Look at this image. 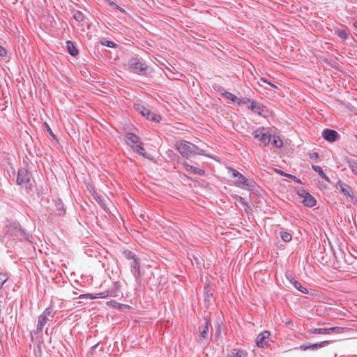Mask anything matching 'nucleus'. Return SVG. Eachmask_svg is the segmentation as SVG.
Instances as JSON below:
<instances>
[{"label": "nucleus", "mask_w": 357, "mask_h": 357, "mask_svg": "<svg viewBox=\"0 0 357 357\" xmlns=\"http://www.w3.org/2000/svg\"><path fill=\"white\" fill-rule=\"evenodd\" d=\"M239 200H240V202H241V203H243V204H246L243 198H242V197H239Z\"/></svg>", "instance_id": "obj_42"}, {"label": "nucleus", "mask_w": 357, "mask_h": 357, "mask_svg": "<svg viewBox=\"0 0 357 357\" xmlns=\"http://www.w3.org/2000/svg\"><path fill=\"white\" fill-rule=\"evenodd\" d=\"M349 166L351 172L357 175V161L351 162Z\"/></svg>", "instance_id": "obj_29"}, {"label": "nucleus", "mask_w": 357, "mask_h": 357, "mask_svg": "<svg viewBox=\"0 0 357 357\" xmlns=\"http://www.w3.org/2000/svg\"><path fill=\"white\" fill-rule=\"evenodd\" d=\"M229 170L232 173V176L237 178L235 181L236 185L238 187H245L249 185L248 180L241 173L232 168H229Z\"/></svg>", "instance_id": "obj_10"}, {"label": "nucleus", "mask_w": 357, "mask_h": 357, "mask_svg": "<svg viewBox=\"0 0 357 357\" xmlns=\"http://www.w3.org/2000/svg\"><path fill=\"white\" fill-rule=\"evenodd\" d=\"M322 136L326 141L334 142L338 139L340 135L334 130L325 129L322 132Z\"/></svg>", "instance_id": "obj_12"}, {"label": "nucleus", "mask_w": 357, "mask_h": 357, "mask_svg": "<svg viewBox=\"0 0 357 357\" xmlns=\"http://www.w3.org/2000/svg\"><path fill=\"white\" fill-rule=\"evenodd\" d=\"M336 33L337 34V36L340 38H341L342 39H346L348 37V34H347V31L344 30H338L336 31Z\"/></svg>", "instance_id": "obj_30"}, {"label": "nucleus", "mask_w": 357, "mask_h": 357, "mask_svg": "<svg viewBox=\"0 0 357 357\" xmlns=\"http://www.w3.org/2000/svg\"><path fill=\"white\" fill-rule=\"evenodd\" d=\"M50 318L53 317L52 310L50 308H47L39 317L37 325V331L40 332L44 326L47 324V321Z\"/></svg>", "instance_id": "obj_5"}, {"label": "nucleus", "mask_w": 357, "mask_h": 357, "mask_svg": "<svg viewBox=\"0 0 357 357\" xmlns=\"http://www.w3.org/2000/svg\"><path fill=\"white\" fill-rule=\"evenodd\" d=\"M329 343H330V341L326 340V341L320 342L319 343H314L312 344H308V345L303 344L300 347V349L303 351H305V350L310 349L315 350V349H318L324 347L328 345Z\"/></svg>", "instance_id": "obj_15"}, {"label": "nucleus", "mask_w": 357, "mask_h": 357, "mask_svg": "<svg viewBox=\"0 0 357 357\" xmlns=\"http://www.w3.org/2000/svg\"><path fill=\"white\" fill-rule=\"evenodd\" d=\"M93 196H94V198L96 199V201H97L100 204H101V199H100V198L98 196H97V195H93Z\"/></svg>", "instance_id": "obj_39"}, {"label": "nucleus", "mask_w": 357, "mask_h": 357, "mask_svg": "<svg viewBox=\"0 0 357 357\" xmlns=\"http://www.w3.org/2000/svg\"><path fill=\"white\" fill-rule=\"evenodd\" d=\"M73 17L79 22H83L84 20V15L79 11H74Z\"/></svg>", "instance_id": "obj_25"}, {"label": "nucleus", "mask_w": 357, "mask_h": 357, "mask_svg": "<svg viewBox=\"0 0 357 357\" xmlns=\"http://www.w3.org/2000/svg\"><path fill=\"white\" fill-rule=\"evenodd\" d=\"M127 69L133 73H139L146 71L148 66L138 58L133 57L128 61Z\"/></svg>", "instance_id": "obj_3"}, {"label": "nucleus", "mask_w": 357, "mask_h": 357, "mask_svg": "<svg viewBox=\"0 0 357 357\" xmlns=\"http://www.w3.org/2000/svg\"><path fill=\"white\" fill-rule=\"evenodd\" d=\"M276 172H277L278 174H280V175L284 176V172H282V171H280V170H278V169H276Z\"/></svg>", "instance_id": "obj_41"}, {"label": "nucleus", "mask_w": 357, "mask_h": 357, "mask_svg": "<svg viewBox=\"0 0 357 357\" xmlns=\"http://www.w3.org/2000/svg\"><path fill=\"white\" fill-rule=\"evenodd\" d=\"M66 44L68 53L73 56H77L79 53V51L73 45V43L70 40H68Z\"/></svg>", "instance_id": "obj_20"}, {"label": "nucleus", "mask_w": 357, "mask_h": 357, "mask_svg": "<svg viewBox=\"0 0 357 357\" xmlns=\"http://www.w3.org/2000/svg\"><path fill=\"white\" fill-rule=\"evenodd\" d=\"M126 142L134 151L145 158H148V154L146 153L145 149L138 136L132 133H128L126 136Z\"/></svg>", "instance_id": "obj_2"}, {"label": "nucleus", "mask_w": 357, "mask_h": 357, "mask_svg": "<svg viewBox=\"0 0 357 357\" xmlns=\"http://www.w3.org/2000/svg\"><path fill=\"white\" fill-rule=\"evenodd\" d=\"M345 328L342 327H332L328 328H312L309 333L312 335L314 334H330L332 332L336 333H342L344 331Z\"/></svg>", "instance_id": "obj_7"}, {"label": "nucleus", "mask_w": 357, "mask_h": 357, "mask_svg": "<svg viewBox=\"0 0 357 357\" xmlns=\"http://www.w3.org/2000/svg\"><path fill=\"white\" fill-rule=\"evenodd\" d=\"M176 149L178 152L185 157L188 158L192 154H201V151L199 148L188 142V141H178L176 143Z\"/></svg>", "instance_id": "obj_1"}, {"label": "nucleus", "mask_w": 357, "mask_h": 357, "mask_svg": "<svg viewBox=\"0 0 357 357\" xmlns=\"http://www.w3.org/2000/svg\"><path fill=\"white\" fill-rule=\"evenodd\" d=\"M354 137H355L356 142H357V135H356Z\"/></svg>", "instance_id": "obj_45"}, {"label": "nucleus", "mask_w": 357, "mask_h": 357, "mask_svg": "<svg viewBox=\"0 0 357 357\" xmlns=\"http://www.w3.org/2000/svg\"><path fill=\"white\" fill-rule=\"evenodd\" d=\"M227 357H247V353L243 350L234 349L228 353Z\"/></svg>", "instance_id": "obj_18"}, {"label": "nucleus", "mask_w": 357, "mask_h": 357, "mask_svg": "<svg viewBox=\"0 0 357 357\" xmlns=\"http://www.w3.org/2000/svg\"><path fill=\"white\" fill-rule=\"evenodd\" d=\"M263 130L264 128L255 130L253 132V135L255 138L259 139L264 146H267L271 140V135L269 133L263 132Z\"/></svg>", "instance_id": "obj_9"}, {"label": "nucleus", "mask_w": 357, "mask_h": 357, "mask_svg": "<svg viewBox=\"0 0 357 357\" xmlns=\"http://www.w3.org/2000/svg\"><path fill=\"white\" fill-rule=\"evenodd\" d=\"M44 126L46 128L47 132L52 136V137H54V135L52 130V129L50 128V126L45 122L44 123Z\"/></svg>", "instance_id": "obj_37"}, {"label": "nucleus", "mask_w": 357, "mask_h": 357, "mask_svg": "<svg viewBox=\"0 0 357 357\" xmlns=\"http://www.w3.org/2000/svg\"><path fill=\"white\" fill-rule=\"evenodd\" d=\"M273 144L275 147L280 148L283 145V142L280 139V137L278 136L273 137Z\"/></svg>", "instance_id": "obj_26"}, {"label": "nucleus", "mask_w": 357, "mask_h": 357, "mask_svg": "<svg viewBox=\"0 0 357 357\" xmlns=\"http://www.w3.org/2000/svg\"><path fill=\"white\" fill-rule=\"evenodd\" d=\"M29 181V175L26 169H20L18 172L17 182L20 185L26 184Z\"/></svg>", "instance_id": "obj_16"}, {"label": "nucleus", "mask_w": 357, "mask_h": 357, "mask_svg": "<svg viewBox=\"0 0 357 357\" xmlns=\"http://www.w3.org/2000/svg\"><path fill=\"white\" fill-rule=\"evenodd\" d=\"M109 4L110 5H114V3L113 2H110Z\"/></svg>", "instance_id": "obj_47"}, {"label": "nucleus", "mask_w": 357, "mask_h": 357, "mask_svg": "<svg viewBox=\"0 0 357 357\" xmlns=\"http://www.w3.org/2000/svg\"><path fill=\"white\" fill-rule=\"evenodd\" d=\"M211 324L210 321L206 318L203 325L199 327V337L197 341L202 342L204 340H208L209 338L208 326Z\"/></svg>", "instance_id": "obj_6"}, {"label": "nucleus", "mask_w": 357, "mask_h": 357, "mask_svg": "<svg viewBox=\"0 0 357 357\" xmlns=\"http://www.w3.org/2000/svg\"><path fill=\"white\" fill-rule=\"evenodd\" d=\"M6 54H7L6 50L3 47L0 45V56L5 57V56H6Z\"/></svg>", "instance_id": "obj_34"}, {"label": "nucleus", "mask_w": 357, "mask_h": 357, "mask_svg": "<svg viewBox=\"0 0 357 357\" xmlns=\"http://www.w3.org/2000/svg\"><path fill=\"white\" fill-rule=\"evenodd\" d=\"M8 277L6 275L0 273V289L2 287L3 284L7 281Z\"/></svg>", "instance_id": "obj_31"}, {"label": "nucleus", "mask_w": 357, "mask_h": 357, "mask_svg": "<svg viewBox=\"0 0 357 357\" xmlns=\"http://www.w3.org/2000/svg\"><path fill=\"white\" fill-rule=\"evenodd\" d=\"M244 103L245 104L250 103V105H248V107L250 109H251L252 111H254L255 112L259 113L260 107H259V105L255 101L248 99L247 102H244Z\"/></svg>", "instance_id": "obj_21"}, {"label": "nucleus", "mask_w": 357, "mask_h": 357, "mask_svg": "<svg viewBox=\"0 0 357 357\" xmlns=\"http://www.w3.org/2000/svg\"><path fill=\"white\" fill-rule=\"evenodd\" d=\"M341 188V192L347 197H351V188L345 184L340 185Z\"/></svg>", "instance_id": "obj_23"}, {"label": "nucleus", "mask_w": 357, "mask_h": 357, "mask_svg": "<svg viewBox=\"0 0 357 357\" xmlns=\"http://www.w3.org/2000/svg\"><path fill=\"white\" fill-rule=\"evenodd\" d=\"M270 333L268 331H264L257 337L256 344L258 347H264L267 344V340L270 337Z\"/></svg>", "instance_id": "obj_14"}, {"label": "nucleus", "mask_w": 357, "mask_h": 357, "mask_svg": "<svg viewBox=\"0 0 357 357\" xmlns=\"http://www.w3.org/2000/svg\"><path fill=\"white\" fill-rule=\"evenodd\" d=\"M124 254L127 259L134 260V259L137 258L136 256L130 251L125 252Z\"/></svg>", "instance_id": "obj_32"}, {"label": "nucleus", "mask_w": 357, "mask_h": 357, "mask_svg": "<svg viewBox=\"0 0 357 357\" xmlns=\"http://www.w3.org/2000/svg\"><path fill=\"white\" fill-rule=\"evenodd\" d=\"M116 8H117V9H119V10H121V12H123V13H124V12H125V10H124L123 8H120V7H119V6H116Z\"/></svg>", "instance_id": "obj_43"}, {"label": "nucleus", "mask_w": 357, "mask_h": 357, "mask_svg": "<svg viewBox=\"0 0 357 357\" xmlns=\"http://www.w3.org/2000/svg\"><path fill=\"white\" fill-rule=\"evenodd\" d=\"M289 178L291 179H294V181H296L297 182H300V181L298 179H297V178L294 175H289Z\"/></svg>", "instance_id": "obj_40"}, {"label": "nucleus", "mask_w": 357, "mask_h": 357, "mask_svg": "<svg viewBox=\"0 0 357 357\" xmlns=\"http://www.w3.org/2000/svg\"><path fill=\"white\" fill-rule=\"evenodd\" d=\"M280 237L284 242H289L292 238L291 234L287 231H282Z\"/></svg>", "instance_id": "obj_27"}, {"label": "nucleus", "mask_w": 357, "mask_h": 357, "mask_svg": "<svg viewBox=\"0 0 357 357\" xmlns=\"http://www.w3.org/2000/svg\"><path fill=\"white\" fill-rule=\"evenodd\" d=\"M225 96L228 99L231 100L234 102H237L238 104H241L239 98L236 96L234 94L230 93V92H226L225 93Z\"/></svg>", "instance_id": "obj_24"}, {"label": "nucleus", "mask_w": 357, "mask_h": 357, "mask_svg": "<svg viewBox=\"0 0 357 357\" xmlns=\"http://www.w3.org/2000/svg\"><path fill=\"white\" fill-rule=\"evenodd\" d=\"M108 296H116V294H115L114 292H113L112 291L106 290L105 291H102V292H100V293H98V294H96L94 295L91 294H85V295H81L79 296V298L86 297V298H89L90 299H95V298H107Z\"/></svg>", "instance_id": "obj_13"}, {"label": "nucleus", "mask_w": 357, "mask_h": 357, "mask_svg": "<svg viewBox=\"0 0 357 357\" xmlns=\"http://www.w3.org/2000/svg\"><path fill=\"white\" fill-rule=\"evenodd\" d=\"M101 43H102V45L107 46V47H115V44L112 41L104 40V41H102Z\"/></svg>", "instance_id": "obj_33"}, {"label": "nucleus", "mask_w": 357, "mask_h": 357, "mask_svg": "<svg viewBox=\"0 0 357 357\" xmlns=\"http://www.w3.org/2000/svg\"><path fill=\"white\" fill-rule=\"evenodd\" d=\"M135 107L137 112H139L142 116H146L147 119L156 122H159L161 120V117L160 116L152 113L148 108L142 105H135Z\"/></svg>", "instance_id": "obj_4"}, {"label": "nucleus", "mask_w": 357, "mask_h": 357, "mask_svg": "<svg viewBox=\"0 0 357 357\" xmlns=\"http://www.w3.org/2000/svg\"><path fill=\"white\" fill-rule=\"evenodd\" d=\"M289 175H290V174H287V173H284V176H287V177H289Z\"/></svg>", "instance_id": "obj_44"}, {"label": "nucleus", "mask_w": 357, "mask_h": 357, "mask_svg": "<svg viewBox=\"0 0 357 357\" xmlns=\"http://www.w3.org/2000/svg\"><path fill=\"white\" fill-rule=\"evenodd\" d=\"M107 305L109 307L116 309L120 312H129L132 308L131 306L126 305V304H121L115 301H110L107 303Z\"/></svg>", "instance_id": "obj_11"}, {"label": "nucleus", "mask_w": 357, "mask_h": 357, "mask_svg": "<svg viewBox=\"0 0 357 357\" xmlns=\"http://www.w3.org/2000/svg\"><path fill=\"white\" fill-rule=\"evenodd\" d=\"M309 156L311 159L317 158L319 157V154L317 152H314L309 154Z\"/></svg>", "instance_id": "obj_38"}, {"label": "nucleus", "mask_w": 357, "mask_h": 357, "mask_svg": "<svg viewBox=\"0 0 357 357\" xmlns=\"http://www.w3.org/2000/svg\"><path fill=\"white\" fill-rule=\"evenodd\" d=\"M260 81H261V82H264V83H266V84H269L271 86H272V87H273V88H277V86H276L274 84H273V83H271V82H269L266 79H265V78H264V77H261V78L260 79Z\"/></svg>", "instance_id": "obj_35"}, {"label": "nucleus", "mask_w": 357, "mask_h": 357, "mask_svg": "<svg viewBox=\"0 0 357 357\" xmlns=\"http://www.w3.org/2000/svg\"><path fill=\"white\" fill-rule=\"evenodd\" d=\"M131 266H132V270H131L132 272L134 274H137V276H140V275H141L140 264H139V259L137 258L134 259V260H132Z\"/></svg>", "instance_id": "obj_19"}, {"label": "nucleus", "mask_w": 357, "mask_h": 357, "mask_svg": "<svg viewBox=\"0 0 357 357\" xmlns=\"http://www.w3.org/2000/svg\"><path fill=\"white\" fill-rule=\"evenodd\" d=\"M312 169L319 174V175L324 178L325 181L329 182L328 177L324 174L322 168L320 166L312 165Z\"/></svg>", "instance_id": "obj_22"}, {"label": "nucleus", "mask_w": 357, "mask_h": 357, "mask_svg": "<svg viewBox=\"0 0 357 357\" xmlns=\"http://www.w3.org/2000/svg\"><path fill=\"white\" fill-rule=\"evenodd\" d=\"M298 195L303 197V199L302 203L307 207H313L316 205L317 201L316 199L308 192H307L304 190H299L298 191Z\"/></svg>", "instance_id": "obj_8"}, {"label": "nucleus", "mask_w": 357, "mask_h": 357, "mask_svg": "<svg viewBox=\"0 0 357 357\" xmlns=\"http://www.w3.org/2000/svg\"><path fill=\"white\" fill-rule=\"evenodd\" d=\"M260 81H261V82H264V83H266V84H269L271 86H272V87H273V88H277V86H276L274 84H273V83H271V82H269L266 79H265V78H264V77H261V78L260 79Z\"/></svg>", "instance_id": "obj_36"}, {"label": "nucleus", "mask_w": 357, "mask_h": 357, "mask_svg": "<svg viewBox=\"0 0 357 357\" xmlns=\"http://www.w3.org/2000/svg\"><path fill=\"white\" fill-rule=\"evenodd\" d=\"M183 166L188 172L193 173L195 174H198V175H204V171L198 167L191 166L187 163H184Z\"/></svg>", "instance_id": "obj_17"}, {"label": "nucleus", "mask_w": 357, "mask_h": 357, "mask_svg": "<svg viewBox=\"0 0 357 357\" xmlns=\"http://www.w3.org/2000/svg\"><path fill=\"white\" fill-rule=\"evenodd\" d=\"M294 287L299 290L303 294H307L308 291L306 288L303 287L301 283H299L298 281L295 280L293 282Z\"/></svg>", "instance_id": "obj_28"}, {"label": "nucleus", "mask_w": 357, "mask_h": 357, "mask_svg": "<svg viewBox=\"0 0 357 357\" xmlns=\"http://www.w3.org/2000/svg\"><path fill=\"white\" fill-rule=\"evenodd\" d=\"M354 26L357 28V22L354 24Z\"/></svg>", "instance_id": "obj_46"}]
</instances>
